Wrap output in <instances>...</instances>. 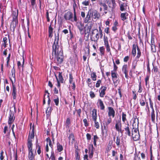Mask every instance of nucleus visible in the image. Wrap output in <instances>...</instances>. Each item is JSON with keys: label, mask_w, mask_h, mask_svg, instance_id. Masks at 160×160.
<instances>
[{"label": "nucleus", "mask_w": 160, "mask_h": 160, "mask_svg": "<svg viewBox=\"0 0 160 160\" xmlns=\"http://www.w3.org/2000/svg\"><path fill=\"white\" fill-rule=\"evenodd\" d=\"M136 49H137V52L136 57H135V59L138 60V61L140 60L141 61H143L145 59V58L144 57L140 58V57L142 56V53L140 49L137 44H133L132 45L131 53L132 56L135 57L136 55Z\"/></svg>", "instance_id": "1"}, {"label": "nucleus", "mask_w": 160, "mask_h": 160, "mask_svg": "<svg viewBox=\"0 0 160 160\" xmlns=\"http://www.w3.org/2000/svg\"><path fill=\"white\" fill-rule=\"evenodd\" d=\"M18 11L16 12L15 11H13L12 17V20L11 22L10 25V29L14 33L15 29L16 26L18 25Z\"/></svg>", "instance_id": "2"}, {"label": "nucleus", "mask_w": 160, "mask_h": 160, "mask_svg": "<svg viewBox=\"0 0 160 160\" xmlns=\"http://www.w3.org/2000/svg\"><path fill=\"white\" fill-rule=\"evenodd\" d=\"M16 112V106L14 103L12 106L10 107L9 113L8 120V122L9 124L11 125L14 121Z\"/></svg>", "instance_id": "3"}, {"label": "nucleus", "mask_w": 160, "mask_h": 160, "mask_svg": "<svg viewBox=\"0 0 160 160\" xmlns=\"http://www.w3.org/2000/svg\"><path fill=\"white\" fill-rule=\"evenodd\" d=\"M52 55L53 56V53L56 56L57 53L63 52L62 47L59 45V42L56 40L54 41L52 47Z\"/></svg>", "instance_id": "4"}, {"label": "nucleus", "mask_w": 160, "mask_h": 160, "mask_svg": "<svg viewBox=\"0 0 160 160\" xmlns=\"http://www.w3.org/2000/svg\"><path fill=\"white\" fill-rule=\"evenodd\" d=\"M122 130V131L120 133L122 135L124 134L126 136H128L129 137L131 136V128L128 121L124 124Z\"/></svg>", "instance_id": "5"}, {"label": "nucleus", "mask_w": 160, "mask_h": 160, "mask_svg": "<svg viewBox=\"0 0 160 160\" xmlns=\"http://www.w3.org/2000/svg\"><path fill=\"white\" fill-rule=\"evenodd\" d=\"M63 17L64 19L66 21L69 20L72 22H77L78 21L77 18L76 21L74 20V14L73 15L72 13L69 11L67 12L64 14Z\"/></svg>", "instance_id": "6"}, {"label": "nucleus", "mask_w": 160, "mask_h": 160, "mask_svg": "<svg viewBox=\"0 0 160 160\" xmlns=\"http://www.w3.org/2000/svg\"><path fill=\"white\" fill-rule=\"evenodd\" d=\"M93 26V22L88 23L86 24L84 27L83 34L86 35L88 34L89 35Z\"/></svg>", "instance_id": "7"}, {"label": "nucleus", "mask_w": 160, "mask_h": 160, "mask_svg": "<svg viewBox=\"0 0 160 160\" xmlns=\"http://www.w3.org/2000/svg\"><path fill=\"white\" fill-rule=\"evenodd\" d=\"M76 26L78 29L81 35H83L85 27L83 23L81 21L77 22Z\"/></svg>", "instance_id": "8"}, {"label": "nucleus", "mask_w": 160, "mask_h": 160, "mask_svg": "<svg viewBox=\"0 0 160 160\" xmlns=\"http://www.w3.org/2000/svg\"><path fill=\"white\" fill-rule=\"evenodd\" d=\"M115 128L116 131L120 133L122 131V124L121 120V118L119 119L116 121Z\"/></svg>", "instance_id": "9"}, {"label": "nucleus", "mask_w": 160, "mask_h": 160, "mask_svg": "<svg viewBox=\"0 0 160 160\" xmlns=\"http://www.w3.org/2000/svg\"><path fill=\"white\" fill-rule=\"evenodd\" d=\"M56 56L57 61L58 64H61L63 61V52L57 53Z\"/></svg>", "instance_id": "10"}, {"label": "nucleus", "mask_w": 160, "mask_h": 160, "mask_svg": "<svg viewBox=\"0 0 160 160\" xmlns=\"http://www.w3.org/2000/svg\"><path fill=\"white\" fill-rule=\"evenodd\" d=\"M122 73L125 74L126 78L127 79H128V68L127 64H124L122 66Z\"/></svg>", "instance_id": "11"}, {"label": "nucleus", "mask_w": 160, "mask_h": 160, "mask_svg": "<svg viewBox=\"0 0 160 160\" xmlns=\"http://www.w3.org/2000/svg\"><path fill=\"white\" fill-rule=\"evenodd\" d=\"M111 75L112 81L114 84L117 83L118 82V75L116 72L114 71H111Z\"/></svg>", "instance_id": "12"}, {"label": "nucleus", "mask_w": 160, "mask_h": 160, "mask_svg": "<svg viewBox=\"0 0 160 160\" xmlns=\"http://www.w3.org/2000/svg\"><path fill=\"white\" fill-rule=\"evenodd\" d=\"M32 123H30V129L32 130L31 132L30 133V132L29 133V135L28 136V140H32V139H34V125H33L32 128L31 127Z\"/></svg>", "instance_id": "13"}, {"label": "nucleus", "mask_w": 160, "mask_h": 160, "mask_svg": "<svg viewBox=\"0 0 160 160\" xmlns=\"http://www.w3.org/2000/svg\"><path fill=\"white\" fill-rule=\"evenodd\" d=\"M107 88L106 86H102L99 91V96L101 98H103L106 94V91Z\"/></svg>", "instance_id": "14"}, {"label": "nucleus", "mask_w": 160, "mask_h": 160, "mask_svg": "<svg viewBox=\"0 0 160 160\" xmlns=\"http://www.w3.org/2000/svg\"><path fill=\"white\" fill-rule=\"evenodd\" d=\"M98 4L100 6H102L103 7V10L104 11L103 15L107 14L108 12L107 11L108 10V6L106 3L102 2V1H99Z\"/></svg>", "instance_id": "15"}, {"label": "nucleus", "mask_w": 160, "mask_h": 160, "mask_svg": "<svg viewBox=\"0 0 160 160\" xmlns=\"http://www.w3.org/2000/svg\"><path fill=\"white\" fill-rule=\"evenodd\" d=\"M97 33L95 35H91L90 39L92 41L97 42L99 38V35L98 29H96Z\"/></svg>", "instance_id": "16"}, {"label": "nucleus", "mask_w": 160, "mask_h": 160, "mask_svg": "<svg viewBox=\"0 0 160 160\" xmlns=\"http://www.w3.org/2000/svg\"><path fill=\"white\" fill-rule=\"evenodd\" d=\"M128 4V3L127 2H122L121 3H119V5L120 7V10L122 12L125 11L127 9Z\"/></svg>", "instance_id": "17"}, {"label": "nucleus", "mask_w": 160, "mask_h": 160, "mask_svg": "<svg viewBox=\"0 0 160 160\" xmlns=\"http://www.w3.org/2000/svg\"><path fill=\"white\" fill-rule=\"evenodd\" d=\"M108 116L109 117L112 116V118H114L115 115V111L113 108L112 107H109L108 108Z\"/></svg>", "instance_id": "18"}, {"label": "nucleus", "mask_w": 160, "mask_h": 160, "mask_svg": "<svg viewBox=\"0 0 160 160\" xmlns=\"http://www.w3.org/2000/svg\"><path fill=\"white\" fill-rule=\"evenodd\" d=\"M28 151V158L30 160H34L35 156L36 154V151H35V153L34 154L33 152V150H29Z\"/></svg>", "instance_id": "19"}, {"label": "nucleus", "mask_w": 160, "mask_h": 160, "mask_svg": "<svg viewBox=\"0 0 160 160\" xmlns=\"http://www.w3.org/2000/svg\"><path fill=\"white\" fill-rule=\"evenodd\" d=\"M131 134V136L134 141H137L140 139L139 132H134Z\"/></svg>", "instance_id": "20"}, {"label": "nucleus", "mask_w": 160, "mask_h": 160, "mask_svg": "<svg viewBox=\"0 0 160 160\" xmlns=\"http://www.w3.org/2000/svg\"><path fill=\"white\" fill-rule=\"evenodd\" d=\"M113 140L114 142L116 143L117 146L118 147H119L120 144V137L119 136L117 137L114 136L113 137Z\"/></svg>", "instance_id": "21"}, {"label": "nucleus", "mask_w": 160, "mask_h": 160, "mask_svg": "<svg viewBox=\"0 0 160 160\" xmlns=\"http://www.w3.org/2000/svg\"><path fill=\"white\" fill-rule=\"evenodd\" d=\"M12 95L13 96V99H15L16 98V89L15 87V85L13 84V81H12Z\"/></svg>", "instance_id": "22"}, {"label": "nucleus", "mask_w": 160, "mask_h": 160, "mask_svg": "<svg viewBox=\"0 0 160 160\" xmlns=\"http://www.w3.org/2000/svg\"><path fill=\"white\" fill-rule=\"evenodd\" d=\"M87 48L88 49V50L87 52H86V51H85V53L84 54V55L83 56V59L84 62L86 61L87 57L88 56L90 53V46H89V44L87 46Z\"/></svg>", "instance_id": "23"}, {"label": "nucleus", "mask_w": 160, "mask_h": 160, "mask_svg": "<svg viewBox=\"0 0 160 160\" xmlns=\"http://www.w3.org/2000/svg\"><path fill=\"white\" fill-rule=\"evenodd\" d=\"M113 141L110 140L109 141V143L106 148L105 153H108L112 148Z\"/></svg>", "instance_id": "24"}, {"label": "nucleus", "mask_w": 160, "mask_h": 160, "mask_svg": "<svg viewBox=\"0 0 160 160\" xmlns=\"http://www.w3.org/2000/svg\"><path fill=\"white\" fill-rule=\"evenodd\" d=\"M92 15L94 16V19H98L101 16L100 14L96 10L93 11Z\"/></svg>", "instance_id": "25"}, {"label": "nucleus", "mask_w": 160, "mask_h": 160, "mask_svg": "<svg viewBox=\"0 0 160 160\" xmlns=\"http://www.w3.org/2000/svg\"><path fill=\"white\" fill-rule=\"evenodd\" d=\"M98 103L100 106V109L102 110H105V106L103 101L101 99H98L97 104Z\"/></svg>", "instance_id": "26"}, {"label": "nucleus", "mask_w": 160, "mask_h": 160, "mask_svg": "<svg viewBox=\"0 0 160 160\" xmlns=\"http://www.w3.org/2000/svg\"><path fill=\"white\" fill-rule=\"evenodd\" d=\"M91 17L90 14H89V12H88V14L87 15L86 17L84 18V22L85 23H88L89 22H92L91 21Z\"/></svg>", "instance_id": "27"}, {"label": "nucleus", "mask_w": 160, "mask_h": 160, "mask_svg": "<svg viewBox=\"0 0 160 160\" xmlns=\"http://www.w3.org/2000/svg\"><path fill=\"white\" fill-rule=\"evenodd\" d=\"M128 13L126 12L121 13L120 14V18L121 20L123 21H125L128 18Z\"/></svg>", "instance_id": "28"}, {"label": "nucleus", "mask_w": 160, "mask_h": 160, "mask_svg": "<svg viewBox=\"0 0 160 160\" xmlns=\"http://www.w3.org/2000/svg\"><path fill=\"white\" fill-rule=\"evenodd\" d=\"M92 119L93 120H97V110L96 109L94 108L92 111Z\"/></svg>", "instance_id": "29"}, {"label": "nucleus", "mask_w": 160, "mask_h": 160, "mask_svg": "<svg viewBox=\"0 0 160 160\" xmlns=\"http://www.w3.org/2000/svg\"><path fill=\"white\" fill-rule=\"evenodd\" d=\"M68 138L69 140V142H70L71 141V143L72 144H73L75 141V137L73 133H71L69 135Z\"/></svg>", "instance_id": "30"}, {"label": "nucleus", "mask_w": 160, "mask_h": 160, "mask_svg": "<svg viewBox=\"0 0 160 160\" xmlns=\"http://www.w3.org/2000/svg\"><path fill=\"white\" fill-rule=\"evenodd\" d=\"M53 28L52 27L51 24H50L48 27V32L49 33L48 37L52 38L53 36Z\"/></svg>", "instance_id": "31"}, {"label": "nucleus", "mask_w": 160, "mask_h": 160, "mask_svg": "<svg viewBox=\"0 0 160 160\" xmlns=\"http://www.w3.org/2000/svg\"><path fill=\"white\" fill-rule=\"evenodd\" d=\"M32 140H27V147L28 148V150H32Z\"/></svg>", "instance_id": "32"}, {"label": "nucleus", "mask_w": 160, "mask_h": 160, "mask_svg": "<svg viewBox=\"0 0 160 160\" xmlns=\"http://www.w3.org/2000/svg\"><path fill=\"white\" fill-rule=\"evenodd\" d=\"M77 4L75 1V0H74V3L73 4V12L74 13V19L75 21H76L77 20V15H76V9L75 8L77 7Z\"/></svg>", "instance_id": "33"}, {"label": "nucleus", "mask_w": 160, "mask_h": 160, "mask_svg": "<svg viewBox=\"0 0 160 160\" xmlns=\"http://www.w3.org/2000/svg\"><path fill=\"white\" fill-rule=\"evenodd\" d=\"M57 150L58 152H61L63 150V146L59 142H57Z\"/></svg>", "instance_id": "34"}, {"label": "nucleus", "mask_w": 160, "mask_h": 160, "mask_svg": "<svg viewBox=\"0 0 160 160\" xmlns=\"http://www.w3.org/2000/svg\"><path fill=\"white\" fill-rule=\"evenodd\" d=\"M36 148H37V153L38 154L40 155L41 152V146L39 144L38 142V140H37L36 143Z\"/></svg>", "instance_id": "35"}, {"label": "nucleus", "mask_w": 160, "mask_h": 160, "mask_svg": "<svg viewBox=\"0 0 160 160\" xmlns=\"http://www.w3.org/2000/svg\"><path fill=\"white\" fill-rule=\"evenodd\" d=\"M99 50L100 51V54L101 56L104 55L105 52V48L104 46H102L99 47Z\"/></svg>", "instance_id": "36"}, {"label": "nucleus", "mask_w": 160, "mask_h": 160, "mask_svg": "<svg viewBox=\"0 0 160 160\" xmlns=\"http://www.w3.org/2000/svg\"><path fill=\"white\" fill-rule=\"evenodd\" d=\"M58 72V80L59 82H60L61 83H63L64 79L62 75V72Z\"/></svg>", "instance_id": "37"}, {"label": "nucleus", "mask_w": 160, "mask_h": 160, "mask_svg": "<svg viewBox=\"0 0 160 160\" xmlns=\"http://www.w3.org/2000/svg\"><path fill=\"white\" fill-rule=\"evenodd\" d=\"M91 148V149L90 148H89V157L90 158H92L93 154V149L94 148L92 144V145Z\"/></svg>", "instance_id": "38"}, {"label": "nucleus", "mask_w": 160, "mask_h": 160, "mask_svg": "<svg viewBox=\"0 0 160 160\" xmlns=\"http://www.w3.org/2000/svg\"><path fill=\"white\" fill-rule=\"evenodd\" d=\"M104 45L106 48L107 52L108 53H109V54L111 55V51L110 46L109 43L105 44H104Z\"/></svg>", "instance_id": "39"}, {"label": "nucleus", "mask_w": 160, "mask_h": 160, "mask_svg": "<svg viewBox=\"0 0 160 160\" xmlns=\"http://www.w3.org/2000/svg\"><path fill=\"white\" fill-rule=\"evenodd\" d=\"M91 77L92 80L95 81L96 80L97 76L96 72H93L91 73Z\"/></svg>", "instance_id": "40"}, {"label": "nucleus", "mask_w": 160, "mask_h": 160, "mask_svg": "<svg viewBox=\"0 0 160 160\" xmlns=\"http://www.w3.org/2000/svg\"><path fill=\"white\" fill-rule=\"evenodd\" d=\"M126 114L124 112H122V122L124 123V124L125 123V121H126L127 120L126 118Z\"/></svg>", "instance_id": "41"}, {"label": "nucleus", "mask_w": 160, "mask_h": 160, "mask_svg": "<svg viewBox=\"0 0 160 160\" xmlns=\"http://www.w3.org/2000/svg\"><path fill=\"white\" fill-rule=\"evenodd\" d=\"M98 139H99V138L98 137L97 135H95L93 136V144L95 146H96L97 142Z\"/></svg>", "instance_id": "42"}, {"label": "nucleus", "mask_w": 160, "mask_h": 160, "mask_svg": "<svg viewBox=\"0 0 160 160\" xmlns=\"http://www.w3.org/2000/svg\"><path fill=\"white\" fill-rule=\"evenodd\" d=\"M83 122L84 123V126L86 127H87L89 125V122L88 118H85L83 119Z\"/></svg>", "instance_id": "43"}, {"label": "nucleus", "mask_w": 160, "mask_h": 160, "mask_svg": "<svg viewBox=\"0 0 160 160\" xmlns=\"http://www.w3.org/2000/svg\"><path fill=\"white\" fill-rule=\"evenodd\" d=\"M151 120L152 122L153 123H155V112H151Z\"/></svg>", "instance_id": "44"}, {"label": "nucleus", "mask_w": 160, "mask_h": 160, "mask_svg": "<svg viewBox=\"0 0 160 160\" xmlns=\"http://www.w3.org/2000/svg\"><path fill=\"white\" fill-rule=\"evenodd\" d=\"M151 51L153 52H156V46L155 44H150Z\"/></svg>", "instance_id": "45"}, {"label": "nucleus", "mask_w": 160, "mask_h": 160, "mask_svg": "<svg viewBox=\"0 0 160 160\" xmlns=\"http://www.w3.org/2000/svg\"><path fill=\"white\" fill-rule=\"evenodd\" d=\"M90 2V0H85L82 2V4L83 6H88L89 5Z\"/></svg>", "instance_id": "46"}, {"label": "nucleus", "mask_w": 160, "mask_h": 160, "mask_svg": "<svg viewBox=\"0 0 160 160\" xmlns=\"http://www.w3.org/2000/svg\"><path fill=\"white\" fill-rule=\"evenodd\" d=\"M102 80L101 79H98L96 83L95 87L96 88H98L100 87V85L102 83Z\"/></svg>", "instance_id": "47"}, {"label": "nucleus", "mask_w": 160, "mask_h": 160, "mask_svg": "<svg viewBox=\"0 0 160 160\" xmlns=\"http://www.w3.org/2000/svg\"><path fill=\"white\" fill-rule=\"evenodd\" d=\"M66 127H69L71 124L70 118L69 117L67 118L65 121Z\"/></svg>", "instance_id": "48"}, {"label": "nucleus", "mask_w": 160, "mask_h": 160, "mask_svg": "<svg viewBox=\"0 0 160 160\" xmlns=\"http://www.w3.org/2000/svg\"><path fill=\"white\" fill-rule=\"evenodd\" d=\"M149 76L148 75H147L146 78H145V85L147 86L148 84H149Z\"/></svg>", "instance_id": "49"}, {"label": "nucleus", "mask_w": 160, "mask_h": 160, "mask_svg": "<svg viewBox=\"0 0 160 160\" xmlns=\"http://www.w3.org/2000/svg\"><path fill=\"white\" fill-rule=\"evenodd\" d=\"M94 122V126L96 129H98L99 128L100 126L99 122L97 121V120H93Z\"/></svg>", "instance_id": "50"}, {"label": "nucleus", "mask_w": 160, "mask_h": 160, "mask_svg": "<svg viewBox=\"0 0 160 160\" xmlns=\"http://www.w3.org/2000/svg\"><path fill=\"white\" fill-rule=\"evenodd\" d=\"M139 84L138 85L139 89L138 91V93H141L142 92V84L141 81L139 82Z\"/></svg>", "instance_id": "51"}, {"label": "nucleus", "mask_w": 160, "mask_h": 160, "mask_svg": "<svg viewBox=\"0 0 160 160\" xmlns=\"http://www.w3.org/2000/svg\"><path fill=\"white\" fill-rule=\"evenodd\" d=\"M10 79L11 81L12 80L13 81V83L15 82V74H12L11 77L10 78Z\"/></svg>", "instance_id": "52"}, {"label": "nucleus", "mask_w": 160, "mask_h": 160, "mask_svg": "<svg viewBox=\"0 0 160 160\" xmlns=\"http://www.w3.org/2000/svg\"><path fill=\"white\" fill-rule=\"evenodd\" d=\"M49 159H51V160H55V154L53 151H52L51 152V155Z\"/></svg>", "instance_id": "53"}, {"label": "nucleus", "mask_w": 160, "mask_h": 160, "mask_svg": "<svg viewBox=\"0 0 160 160\" xmlns=\"http://www.w3.org/2000/svg\"><path fill=\"white\" fill-rule=\"evenodd\" d=\"M139 102L140 105L142 106H144L145 105L146 102L143 99H140Z\"/></svg>", "instance_id": "54"}, {"label": "nucleus", "mask_w": 160, "mask_h": 160, "mask_svg": "<svg viewBox=\"0 0 160 160\" xmlns=\"http://www.w3.org/2000/svg\"><path fill=\"white\" fill-rule=\"evenodd\" d=\"M89 94L90 97L92 98H93L96 97V95L95 94L94 92L92 91H91L90 92Z\"/></svg>", "instance_id": "55"}, {"label": "nucleus", "mask_w": 160, "mask_h": 160, "mask_svg": "<svg viewBox=\"0 0 160 160\" xmlns=\"http://www.w3.org/2000/svg\"><path fill=\"white\" fill-rule=\"evenodd\" d=\"M111 2L112 4V9H114L116 6V3L115 0H111Z\"/></svg>", "instance_id": "56"}, {"label": "nucleus", "mask_w": 160, "mask_h": 160, "mask_svg": "<svg viewBox=\"0 0 160 160\" xmlns=\"http://www.w3.org/2000/svg\"><path fill=\"white\" fill-rule=\"evenodd\" d=\"M73 80V76L71 73L69 74V82L70 84L72 83Z\"/></svg>", "instance_id": "57"}, {"label": "nucleus", "mask_w": 160, "mask_h": 160, "mask_svg": "<svg viewBox=\"0 0 160 160\" xmlns=\"http://www.w3.org/2000/svg\"><path fill=\"white\" fill-rule=\"evenodd\" d=\"M112 119L111 117H109L107 121L105 123V125L106 126H108V125L112 122Z\"/></svg>", "instance_id": "58"}, {"label": "nucleus", "mask_w": 160, "mask_h": 160, "mask_svg": "<svg viewBox=\"0 0 160 160\" xmlns=\"http://www.w3.org/2000/svg\"><path fill=\"white\" fill-rule=\"evenodd\" d=\"M132 93L133 94V99L134 100H135L137 98V95L138 94V93H136V91H132Z\"/></svg>", "instance_id": "59"}, {"label": "nucleus", "mask_w": 160, "mask_h": 160, "mask_svg": "<svg viewBox=\"0 0 160 160\" xmlns=\"http://www.w3.org/2000/svg\"><path fill=\"white\" fill-rule=\"evenodd\" d=\"M54 35L55 37L54 41L56 40L57 41H58V42L59 40V35L58 32V33L57 34L56 33H54Z\"/></svg>", "instance_id": "60"}, {"label": "nucleus", "mask_w": 160, "mask_h": 160, "mask_svg": "<svg viewBox=\"0 0 160 160\" xmlns=\"http://www.w3.org/2000/svg\"><path fill=\"white\" fill-rule=\"evenodd\" d=\"M103 40H104V44H106L107 43H109L108 42V38L107 37L105 36V35L104 36Z\"/></svg>", "instance_id": "61"}, {"label": "nucleus", "mask_w": 160, "mask_h": 160, "mask_svg": "<svg viewBox=\"0 0 160 160\" xmlns=\"http://www.w3.org/2000/svg\"><path fill=\"white\" fill-rule=\"evenodd\" d=\"M75 111H76L77 112V113L78 115V116L79 117H81V114L82 112V110L81 108H80L78 109H76Z\"/></svg>", "instance_id": "62"}, {"label": "nucleus", "mask_w": 160, "mask_h": 160, "mask_svg": "<svg viewBox=\"0 0 160 160\" xmlns=\"http://www.w3.org/2000/svg\"><path fill=\"white\" fill-rule=\"evenodd\" d=\"M134 160H141L140 157L139 156V154H135Z\"/></svg>", "instance_id": "63"}, {"label": "nucleus", "mask_w": 160, "mask_h": 160, "mask_svg": "<svg viewBox=\"0 0 160 160\" xmlns=\"http://www.w3.org/2000/svg\"><path fill=\"white\" fill-rule=\"evenodd\" d=\"M4 152L2 150L0 153V160H3L4 159V157L3 156Z\"/></svg>", "instance_id": "64"}]
</instances>
